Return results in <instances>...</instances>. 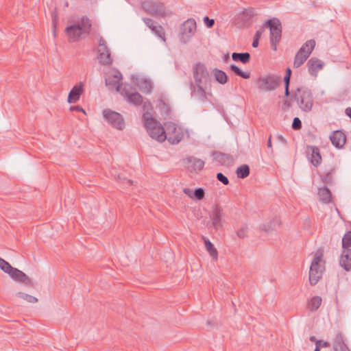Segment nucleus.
<instances>
[{"instance_id": "6e6d98bb", "label": "nucleus", "mask_w": 351, "mask_h": 351, "mask_svg": "<svg viewBox=\"0 0 351 351\" xmlns=\"http://www.w3.org/2000/svg\"><path fill=\"white\" fill-rule=\"evenodd\" d=\"M120 182H123V184H126L129 186H131L133 183V181L132 180L128 178H123V180H120Z\"/></svg>"}, {"instance_id": "9d476101", "label": "nucleus", "mask_w": 351, "mask_h": 351, "mask_svg": "<svg viewBox=\"0 0 351 351\" xmlns=\"http://www.w3.org/2000/svg\"><path fill=\"white\" fill-rule=\"evenodd\" d=\"M165 125L166 140L173 145L179 143L184 138L182 129L173 122H168Z\"/></svg>"}, {"instance_id": "680f3d73", "label": "nucleus", "mask_w": 351, "mask_h": 351, "mask_svg": "<svg viewBox=\"0 0 351 351\" xmlns=\"http://www.w3.org/2000/svg\"><path fill=\"white\" fill-rule=\"evenodd\" d=\"M309 340L312 342H315V344H316V341H319V340H317L315 336H311L309 337Z\"/></svg>"}, {"instance_id": "9b49d317", "label": "nucleus", "mask_w": 351, "mask_h": 351, "mask_svg": "<svg viewBox=\"0 0 351 351\" xmlns=\"http://www.w3.org/2000/svg\"><path fill=\"white\" fill-rule=\"evenodd\" d=\"M193 76L194 78L193 84H210L209 73L206 66L201 62H197L193 65Z\"/></svg>"}, {"instance_id": "4d7b16f0", "label": "nucleus", "mask_w": 351, "mask_h": 351, "mask_svg": "<svg viewBox=\"0 0 351 351\" xmlns=\"http://www.w3.org/2000/svg\"><path fill=\"white\" fill-rule=\"evenodd\" d=\"M293 99H286L284 103H283V105L287 106V108H291V101Z\"/></svg>"}, {"instance_id": "5fc2aeb1", "label": "nucleus", "mask_w": 351, "mask_h": 351, "mask_svg": "<svg viewBox=\"0 0 351 351\" xmlns=\"http://www.w3.org/2000/svg\"><path fill=\"white\" fill-rule=\"evenodd\" d=\"M70 110L71 111L76 110L77 112H82L84 114H86L85 110L80 106H71Z\"/></svg>"}, {"instance_id": "1a4fd4ad", "label": "nucleus", "mask_w": 351, "mask_h": 351, "mask_svg": "<svg viewBox=\"0 0 351 351\" xmlns=\"http://www.w3.org/2000/svg\"><path fill=\"white\" fill-rule=\"evenodd\" d=\"M197 25L194 19H188L180 27L179 38L182 43L186 44L196 32Z\"/></svg>"}, {"instance_id": "393cba45", "label": "nucleus", "mask_w": 351, "mask_h": 351, "mask_svg": "<svg viewBox=\"0 0 351 351\" xmlns=\"http://www.w3.org/2000/svg\"><path fill=\"white\" fill-rule=\"evenodd\" d=\"M339 265L347 271L351 270V249L343 250Z\"/></svg>"}, {"instance_id": "4be33fe9", "label": "nucleus", "mask_w": 351, "mask_h": 351, "mask_svg": "<svg viewBox=\"0 0 351 351\" xmlns=\"http://www.w3.org/2000/svg\"><path fill=\"white\" fill-rule=\"evenodd\" d=\"M255 15V10L252 8L245 9L238 16V20H241V25L239 27L248 26L250 24L251 20Z\"/></svg>"}, {"instance_id": "a211bd4d", "label": "nucleus", "mask_w": 351, "mask_h": 351, "mask_svg": "<svg viewBox=\"0 0 351 351\" xmlns=\"http://www.w3.org/2000/svg\"><path fill=\"white\" fill-rule=\"evenodd\" d=\"M184 164L190 171H201L204 166V162L194 156H189L183 160Z\"/></svg>"}, {"instance_id": "f03ea898", "label": "nucleus", "mask_w": 351, "mask_h": 351, "mask_svg": "<svg viewBox=\"0 0 351 351\" xmlns=\"http://www.w3.org/2000/svg\"><path fill=\"white\" fill-rule=\"evenodd\" d=\"M290 95L291 99H293L303 112H308L312 110L314 97L311 90L308 88L298 87L293 90Z\"/></svg>"}, {"instance_id": "aec40b11", "label": "nucleus", "mask_w": 351, "mask_h": 351, "mask_svg": "<svg viewBox=\"0 0 351 351\" xmlns=\"http://www.w3.org/2000/svg\"><path fill=\"white\" fill-rule=\"evenodd\" d=\"M308 73L313 77H317L318 72L324 68V62L317 58H310L306 64Z\"/></svg>"}, {"instance_id": "72a5a7b5", "label": "nucleus", "mask_w": 351, "mask_h": 351, "mask_svg": "<svg viewBox=\"0 0 351 351\" xmlns=\"http://www.w3.org/2000/svg\"><path fill=\"white\" fill-rule=\"evenodd\" d=\"M203 239L204 241L205 247L206 248V250L210 255V256L215 259L217 260L218 258V252L213 244L207 238L203 237Z\"/></svg>"}, {"instance_id": "bf43d9fd", "label": "nucleus", "mask_w": 351, "mask_h": 351, "mask_svg": "<svg viewBox=\"0 0 351 351\" xmlns=\"http://www.w3.org/2000/svg\"><path fill=\"white\" fill-rule=\"evenodd\" d=\"M267 145L268 148H271L272 147L271 136V135L269 136Z\"/></svg>"}, {"instance_id": "4c0bfd02", "label": "nucleus", "mask_w": 351, "mask_h": 351, "mask_svg": "<svg viewBox=\"0 0 351 351\" xmlns=\"http://www.w3.org/2000/svg\"><path fill=\"white\" fill-rule=\"evenodd\" d=\"M230 69L234 72L237 75L243 78V79H249L250 77V72H244L242 71L237 65L231 64L230 66Z\"/></svg>"}, {"instance_id": "8fccbe9b", "label": "nucleus", "mask_w": 351, "mask_h": 351, "mask_svg": "<svg viewBox=\"0 0 351 351\" xmlns=\"http://www.w3.org/2000/svg\"><path fill=\"white\" fill-rule=\"evenodd\" d=\"M204 22L207 27L211 28L215 25V20L210 19L208 16H206L204 17Z\"/></svg>"}, {"instance_id": "c756f323", "label": "nucleus", "mask_w": 351, "mask_h": 351, "mask_svg": "<svg viewBox=\"0 0 351 351\" xmlns=\"http://www.w3.org/2000/svg\"><path fill=\"white\" fill-rule=\"evenodd\" d=\"M318 196L319 201L324 204H328L331 202L332 193L327 186L319 189Z\"/></svg>"}, {"instance_id": "473e14b6", "label": "nucleus", "mask_w": 351, "mask_h": 351, "mask_svg": "<svg viewBox=\"0 0 351 351\" xmlns=\"http://www.w3.org/2000/svg\"><path fill=\"white\" fill-rule=\"evenodd\" d=\"M138 88L141 92L146 94H150L153 88L151 81L147 79L141 80L138 83Z\"/></svg>"}, {"instance_id": "7c9ffc66", "label": "nucleus", "mask_w": 351, "mask_h": 351, "mask_svg": "<svg viewBox=\"0 0 351 351\" xmlns=\"http://www.w3.org/2000/svg\"><path fill=\"white\" fill-rule=\"evenodd\" d=\"M251 56L248 52L236 53L232 54V58L234 61H239L243 64H247L250 60Z\"/></svg>"}, {"instance_id": "20e7f679", "label": "nucleus", "mask_w": 351, "mask_h": 351, "mask_svg": "<svg viewBox=\"0 0 351 351\" xmlns=\"http://www.w3.org/2000/svg\"><path fill=\"white\" fill-rule=\"evenodd\" d=\"M269 27L270 30L269 42L271 49L274 51H277L278 45L282 39V24L278 18H272L267 20L263 24V27Z\"/></svg>"}, {"instance_id": "c85d7f7f", "label": "nucleus", "mask_w": 351, "mask_h": 351, "mask_svg": "<svg viewBox=\"0 0 351 351\" xmlns=\"http://www.w3.org/2000/svg\"><path fill=\"white\" fill-rule=\"evenodd\" d=\"M223 215V210L219 206H215L213 210L212 221L213 226L218 228L221 227V218Z\"/></svg>"}, {"instance_id": "13d9d810", "label": "nucleus", "mask_w": 351, "mask_h": 351, "mask_svg": "<svg viewBox=\"0 0 351 351\" xmlns=\"http://www.w3.org/2000/svg\"><path fill=\"white\" fill-rule=\"evenodd\" d=\"M291 74H292V71H291V69L290 68H287L286 69V71H285V77H291Z\"/></svg>"}, {"instance_id": "2eb2a0df", "label": "nucleus", "mask_w": 351, "mask_h": 351, "mask_svg": "<svg viewBox=\"0 0 351 351\" xmlns=\"http://www.w3.org/2000/svg\"><path fill=\"white\" fill-rule=\"evenodd\" d=\"M121 80L122 75L121 72L116 70L112 74L109 75L108 77L106 78V86L109 90H113L115 89L117 91H119L121 86V84L120 83Z\"/></svg>"}, {"instance_id": "09e8293b", "label": "nucleus", "mask_w": 351, "mask_h": 351, "mask_svg": "<svg viewBox=\"0 0 351 351\" xmlns=\"http://www.w3.org/2000/svg\"><path fill=\"white\" fill-rule=\"evenodd\" d=\"M216 178L219 182L223 183L224 185H228L229 184L228 178L222 173H217Z\"/></svg>"}, {"instance_id": "f8f14e48", "label": "nucleus", "mask_w": 351, "mask_h": 351, "mask_svg": "<svg viewBox=\"0 0 351 351\" xmlns=\"http://www.w3.org/2000/svg\"><path fill=\"white\" fill-rule=\"evenodd\" d=\"M105 120L113 128L122 130L125 127L123 118L121 114L110 109L103 111Z\"/></svg>"}, {"instance_id": "bb28decb", "label": "nucleus", "mask_w": 351, "mask_h": 351, "mask_svg": "<svg viewBox=\"0 0 351 351\" xmlns=\"http://www.w3.org/2000/svg\"><path fill=\"white\" fill-rule=\"evenodd\" d=\"M142 104H143V123L149 121L152 122L153 119H155L153 117V115L152 113V112L153 110V107H152L151 102L148 99H146L145 101L143 100Z\"/></svg>"}, {"instance_id": "5701e85b", "label": "nucleus", "mask_w": 351, "mask_h": 351, "mask_svg": "<svg viewBox=\"0 0 351 351\" xmlns=\"http://www.w3.org/2000/svg\"><path fill=\"white\" fill-rule=\"evenodd\" d=\"M334 351H350L345 342L344 337L341 332H338L332 342Z\"/></svg>"}, {"instance_id": "864d4df0", "label": "nucleus", "mask_w": 351, "mask_h": 351, "mask_svg": "<svg viewBox=\"0 0 351 351\" xmlns=\"http://www.w3.org/2000/svg\"><path fill=\"white\" fill-rule=\"evenodd\" d=\"M183 192L184 194H186L187 196H189L190 198L193 199V191L189 188H184L183 189Z\"/></svg>"}, {"instance_id": "dca6fc26", "label": "nucleus", "mask_w": 351, "mask_h": 351, "mask_svg": "<svg viewBox=\"0 0 351 351\" xmlns=\"http://www.w3.org/2000/svg\"><path fill=\"white\" fill-rule=\"evenodd\" d=\"M16 282H19L28 285L31 287H34V283L32 280L22 271L17 268L12 267L8 274Z\"/></svg>"}, {"instance_id": "423d86ee", "label": "nucleus", "mask_w": 351, "mask_h": 351, "mask_svg": "<svg viewBox=\"0 0 351 351\" xmlns=\"http://www.w3.org/2000/svg\"><path fill=\"white\" fill-rule=\"evenodd\" d=\"M142 9L148 14L155 17H165L166 16V7L160 1L145 0L142 2Z\"/></svg>"}, {"instance_id": "0e129e2a", "label": "nucleus", "mask_w": 351, "mask_h": 351, "mask_svg": "<svg viewBox=\"0 0 351 351\" xmlns=\"http://www.w3.org/2000/svg\"><path fill=\"white\" fill-rule=\"evenodd\" d=\"M229 58H229V55L228 54H227V55H226L224 56V60H225L226 62H227L229 60Z\"/></svg>"}, {"instance_id": "39448f33", "label": "nucleus", "mask_w": 351, "mask_h": 351, "mask_svg": "<svg viewBox=\"0 0 351 351\" xmlns=\"http://www.w3.org/2000/svg\"><path fill=\"white\" fill-rule=\"evenodd\" d=\"M281 84V76L275 74H268L260 76L256 80L258 90L271 92L277 89Z\"/></svg>"}, {"instance_id": "f704fd0d", "label": "nucleus", "mask_w": 351, "mask_h": 351, "mask_svg": "<svg viewBox=\"0 0 351 351\" xmlns=\"http://www.w3.org/2000/svg\"><path fill=\"white\" fill-rule=\"evenodd\" d=\"M336 170V167H331L327 172L320 176L321 180L326 184H332L333 182V175Z\"/></svg>"}, {"instance_id": "ea45409f", "label": "nucleus", "mask_w": 351, "mask_h": 351, "mask_svg": "<svg viewBox=\"0 0 351 351\" xmlns=\"http://www.w3.org/2000/svg\"><path fill=\"white\" fill-rule=\"evenodd\" d=\"M16 295L18 297L26 300L27 302H28L29 303H36L38 302V299L36 297L29 295L27 293H25L23 292H18L16 293Z\"/></svg>"}, {"instance_id": "c03bdc74", "label": "nucleus", "mask_w": 351, "mask_h": 351, "mask_svg": "<svg viewBox=\"0 0 351 351\" xmlns=\"http://www.w3.org/2000/svg\"><path fill=\"white\" fill-rule=\"evenodd\" d=\"M263 32V30L262 29H260L256 32V34L254 36V40L252 42V47L256 48L258 46V40L261 37V35Z\"/></svg>"}, {"instance_id": "6ab92c4d", "label": "nucleus", "mask_w": 351, "mask_h": 351, "mask_svg": "<svg viewBox=\"0 0 351 351\" xmlns=\"http://www.w3.org/2000/svg\"><path fill=\"white\" fill-rule=\"evenodd\" d=\"M306 153L311 155L309 157L310 162L315 167H318L322 162V156L319 149L317 146L307 145Z\"/></svg>"}, {"instance_id": "a19ab883", "label": "nucleus", "mask_w": 351, "mask_h": 351, "mask_svg": "<svg viewBox=\"0 0 351 351\" xmlns=\"http://www.w3.org/2000/svg\"><path fill=\"white\" fill-rule=\"evenodd\" d=\"M248 233V226L247 224H243L242 227H241L237 231V236L239 239H245L247 237Z\"/></svg>"}, {"instance_id": "7ed1b4c3", "label": "nucleus", "mask_w": 351, "mask_h": 351, "mask_svg": "<svg viewBox=\"0 0 351 351\" xmlns=\"http://www.w3.org/2000/svg\"><path fill=\"white\" fill-rule=\"evenodd\" d=\"M324 258V249L319 248L311 262L309 270V282L312 286L315 285L322 278L323 272L325 270V261Z\"/></svg>"}, {"instance_id": "cd10ccee", "label": "nucleus", "mask_w": 351, "mask_h": 351, "mask_svg": "<svg viewBox=\"0 0 351 351\" xmlns=\"http://www.w3.org/2000/svg\"><path fill=\"white\" fill-rule=\"evenodd\" d=\"M214 160L221 165H228L232 160V156L228 154L221 152H214L213 153Z\"/></svg>"}, {"instance_id": "2f4dec72", "label": "nucleus", "mask_w": 351, "mask_h": 351, "mask_svg": "<svg viewBox=\"0 0 351 351\" xmlns=\"http://www.w3.org/2000/svg\"><path fill=\"white\" fill-rule=\"evenodd\" d=\"M213 74L216 81L219 84H225L228 82V77L223 71L215 69L213 70Z\"/></svg>"}, {"instance_id": "3c124183", "label": "nucleus", "mask_w": 351, "mask_h": 351, "mask_svg": "<svg viewBox=\"0 0 351 351\" xmlns=\"http://www.w3.org/2000/svg\"><path fill=\"white\" fill-rule=\"evenodd\" d=\"M272 228V222H269L267 224H261L259 226L260 231L269 232Z\"/></svg>"}, {"instance_id": "0eeeda50", "label": "nucleus", "mask_w": 351, "mask_h": 351, "mask_svg": "<svg viewBox=\"0 0 351 351\" xmlns=\"http://www.w3.org/2000/svg\"><path fill=\"white\" fill-rule=\"evenodd\" d=\"M315 40L311 39L307 40L295 54L293 67L298 68L302 66L311 55L315 47Z\"/></svg>"}, {"instance_id": "e433bc0d", "label": "nucleus", "mask_w": 351, "mask_h": 351, "mask_svg": "<svg viewBox=\"0 0 351 351\" xmlns=\"http://www.w3.org/2000/svg\"><path fill=\"white\" fill-rule=\"evenodd\" d=\"M250 173V167L247 165H242L237 169L236 173L239 178L244 179Z\"/></svg>"}, {"instance_id": "b1692460", "label": "nucleus", "mask_w": 351, "mask_h": 351, "mask_svg": "<svg viewBox=\"0 0 351 351\" xmlns=\"http://www.w3.org/2000/svg\"><path fill=\"white\" fill-rule=\"evenodd\" d=\"M122 93L127 97V100L128 102L133 104L135 106H140L143 103V97L138 92H134L133 93H130L129 92V89L125 86L122 91Z\"/></svg>"}, {"instance_id": "f3484780", "label": "nucleus", "mask_w": 351, "mask_h": 351, "mask_svg": "<svg viewBox=\"0 0 351 351\" xmlns=\"http://www.w3.org/2000/svg\"><path fill=\"white\" fill-rule=\"evenodd\" d=\"M143 21L156 36L163 41L166 40L165 29L162 25L149 18H143Z\"/></svg>"}, {"instance_id": "4468645a", "label": "nucleus", "mask_w": 351, "mask_h": 351, "mask_svg": "<svg viewBox=\"0 0 351 351\" xmlns=\"http://www.w3.org/2000/svg\"><path fill=\"white\" fill-rule=\"evenodd\" d=\"M208 84H195L192 82H190V89L191 91V96L197 97L202 102L208 101L206 89Z\"/></svg>"}, {"instance_id": "79ce46f5", "label": "nucleus", "mask_w": 351, "mask_h": 351, "mask_svg": "<svg viewBox=\"0 0 351 351\" xmlns=\"http://www.w3.org/2000/svg\"><path fill=\"white\" fill-rule=\"evenodd\" d=\"M193 199L202 200L204 198L205 191L203 188H197L193 191Z\"/></svg>"}, {"instance_id": "de8ad7c7", "label": "nucleus", "mask_w": 351, "mask_h": 351, "mask_svg": "<svg viewBox=\"0 0 351 351\" xmlns=\"http://www.w3.org/2000/svg\"><path fill=\"white\" fill-rule=\"evenodd\" d=\"M291 127L294 130H300L302 127L301 120L298 117H295L293 120Z\"/></svg>"}, {"instance_id": "603ef678", "label": "nucleus", "mask_w": 351, "mask_h": 351, "mask_svg": "<svg viewBox=\"0 0 351 351\" xmlns=\"http://www.w3.org/2000/svg\"><path fill=\"white\" fill-rule=\"evenodd\" d=\"M316 345H319V348H328L330 346L329 342L323 340H319V341H316Z\"/></svg>"}, {"instance_id": "37998d69", "label": "nucleus", "mask_w": 351, "mask_h": 351, "mask_svg": "<svg viewBox=\"0 0 351 351\" xmlns=\"http://www.w3.org/2000/svg\"><path fill=\"white\" fill-rule=\"evenodd\" d=\"M12 267L8 262L0 257V268L5 273L9 274Z\"/></svg>"}, {"instance_id": "e2e57ef3", "label": "nucleus", "mask_w": 351, "mask_h": 351, "mask_svg": "<svg viewBox=\"0 0 351 351\" xmlns=\"http://www.w3.org/2000/svg\"><path fill=\"white\" fill-rule=\"evenodd\" d=\"M320 349L319 345H316L314 351H320Z\"/></svg>"}, {"instance_id": "a878e982", "label": "nucleus", "mask_w": 351, "mask_h": 351, "mask_svg": "<svg viewBox=\"0 0 351 351\" xmlns=\"http://www.w3.org/2000/svg\"><path fill=\"white\" fill-rule=\"evenodd\" d=\"M82 92L83 88L82 84L74 86L69 93L67 101L69 104L77 102L80 99Z\"/></svg>"}, {"instance_id": "f257e3e1", "label": "nucleus", "mask_w": 351, "mask_h": 351, "mask_svg": "<svg viewBox=\"0 0 351 351\" xmlns=\"http://www.w3.org/2000/svg\"><path fill=\"white\" fill-rule=\"evenodd\" d=\"M91 27V20L86 16H83L77 23L67 26L64 32L69 41L77 42L86 38L90 33Z\"/></svg>"}, {"instance_id": "58836bf2", "label": "nucleus", "mask_w": 351, "mask_h": 351, "mask_svg": "<svg viewBox=\"0 0 351 351\" xmlns=\"http://www.w3.org/2000/svg\"><path fill=\"white\" fill-rule=\"evenodd\" d=\"M351 247V231L347 232L342 239L343 250L350 249Z\"/></svg>"}, {"instance_id": "c9c22d12", "label": "nucleus", "mask_w": 351, "mask_h": 351, "mask_svg": "<svg viewBox=\"0 0 351 351\" xmlns=\"http://www.w3.org/2000/svg\"><path fill=\"white\" fill-rule=\"evenodd\" d=\"M322 298L319 296H314L308 302V308L311 311H316L322 304Z\"/></svg>"}, {"instance_id": "052dcab7", "label": "nucleus", "mask_w": 351, "mask_h": 351, "mask_svg": "<svg viewBox=\"0 0 351 351\" xmlns=\"http://www.w3.org/2000/svg\"><path fill=\"white\" fill-rule=\"evenodd\" d=\"M278 139L283 143H287V140L282 135L278 136Z\"/></svg>"}, {"instance_id": "a18cd8bd", "label": "nucleus", "mask_w": 351, "mask_h": 351, "mask_svg": "<svg viewBox=\"0 0 351 351\" xmlns=\"http://www.w3.org/2000/svg\"><path fill=\"white\" fill-rule=\"evenodd\" d=\"M284 83H285V95L286 97H289L291 95L290 90H289V85H290V77H284Z\"/></svg>"}, {"instance_id": "49530a36", "label": "nucleus", "mask_w": 351, "mask_h": 351, "mask_svg": "<svg viewBox=\"0 0 351 351\" xmlns=\"http://www.w3.org/2000/svg\"><path fill=\"white\" fill-rule=\"evenodd\" d=\"M51 20H52V25L53 27L54 32L56 31V29L58 25V15L56 8L53 10V11L51 12Z\"/></svg>"}, {"instance_id": "6e6552de", "label": "nucleus", "mask_w": 351, "mask_h": 351, "mask_svg": "<svg viewBox=\"0 0 351 351\" xmlns=\"http://www.w3.org/2000/svg\"><path fill=\"white\" fill-rule=\"evenodd\" d=\"M143 123L151 138L160 143L166 140L165 127H162L156 119L152 122L149 121Z\"/></svg>"}, {"instance_id": "ddd939ff", "label": "nucleus", "mask_w": 351, "mask_h": 351, "mask_svg": "<svg viewBox=\"0 0 351 351\" xmlns=\"http://www.w3.org/2000/svg\"><path fill=\"white\" fill-rule=\"evenodd\" d=\"M98 60L101 64L110 65L112 62V60L110 56V52L106 45V42L101 36L98 37Z\"/></svg>"}, {"instance_id": "412c9836", "label": "nucleus", "mask_w": 351, "mask_h": 351, "mask_svg": "<svg viewBox=\"0 0 351 351\" xmlns=\"http://www.w3.org/2000/svg\"><path fill=\"white\" fill-rule=\"evenodd\" d=\"M332 144L337 148H342L346 143V136L341 130H335L330 135Z\"/></svg>"}]
</instances>
